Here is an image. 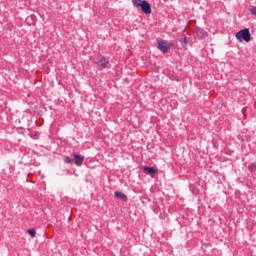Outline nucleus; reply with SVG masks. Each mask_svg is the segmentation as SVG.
Masks as SVG:
<instances>
[{
  "instance_id": "nucleus-1",
  "label": "nucleus",
  "mask_w": 256,
  "mask_h": 256,
  "mask_svg": "<svg viewBox=\"0 0 256 256\" xmlns=\"http://www.w3.org/2000/svg\"><path fill=\"white\" fill-rule=\"evenodd\" d=\"M134 7H141V10L145 15H151V5L147 1L142 0H133Z\"/></svg>"
},
{
  "instance_id": "nucleus-2",
  "label": "nucleus",
  "mask_w": 256,
  "mask_h": 256,
  "mask_svg": "<svg viewBox=\"0 0 256 256\" xmlns=\"http://www.w3.org/2000/svg\"><path fill=\"white\" fill-rule=\"evenodd\" d=\"M236 39H238L240 42L246 41V43H249L251 41V33L249 32V29L245 28L237 32Z\"/></svg>"
},
{
  "instance_id": "nucleus-3",
  "label": "nucleus",
  "mask_w": 256,
  "mask_h": 256,
  "mask_svg": "<svg viewBox=\"0 0 256 256\" xmlns=\"http://www.w3.org/2000/svg\"><path fill=\"white\" fill-rule=\"evenodd\" d=\"M157 47L160 51H162V53H169V49H171L172 44L167 43L165 40H158Z\"/></svg>"
},
{
  "instance_id": "nucleus-4",
  "label": "nucleus",
  "mask_w": 256,
  "mask_h": 256,
  "mask_svg": "<svg viewBox=\"0 0 256 256\" xmlns=\"http://www.w3.org/2000/svg\"><path fill=\"white\" fill-rule=\"evenodd\" d=\"M98 65H100V67H102L103 69H110L111 68V63H109V59L103 57V56H99L98 57V61H97Z\"/></svg>"
},
{
  "instance_id": "nucleus-5",
  "label": "nucleus",
  "mask_w": 256,
  "mask_h": 256,
  "mask_svg": "<svg viewBox=\"0 0 256 256\" xmlns=\"http://www.w3.org/2000/svg\"><path fill=\"white\" fill-rule=\"evenodd\" d=\"M73 157L75 159V165H77V167H81V165H83V162L85 161V157L79 154H74Z\"/></svg>"
},
{
  "instance_id": "nucleus-6",
  "label": "nucleus",
  "mask_w": 256,
  "mask_h": 256,
  "mask_svg": "<svg viewBox=\"0 0 256 256\" xmlns=\"http://www.w3.org/2000/svg\"><path fill=\"white\" fill-rule=\"evenodd\" d=\"M143 170L146 171L147 173H149V175H151V177H155V175H157V169H155L154 167L144 166Z\"/></svg>"
},
{
  "instance_id": "nucleus-7",
  "label": "nucleus",
  "mask_w": 256,
  "mask_h": 256,
  "mask_svg": "<svg viewBox=\"0 0 256 256\" xmlns=\"http://www.w3.org/2000/svg\"><path fill=\"white\" fill-rule=\"evenodd\" d=\"M115 197H117L118 199H123V201L127 200V196L122 192H115Z\"/></svg>"
},
{
  "instance_id": "nucleus-8",
  "label": "nucleus",
  "mask_w": 256,
  "mask_h": 256,
  "mask_svg": "<svg viewBox=\"0 0 256 256\" xmlns=\"http://www.w3.org/2000/svg\"><path fill=\"white\" fill-rule=\"evenodd\" d=\"M28 234L35 237V235H37V231H35V229H28Z\"/></svg>"
},
{
  "instance_id": "nucleus-9",
  "label": "nucleus",
  "mask_w": 256,
  "mask_h": 256,
  "mask_svg": "<svg viewBox=\"0 0 256 256\" xmlns=\"http://www.w3.org/2000/svg\"><path fill=\"white\" fill-rule=\"evenodd\" d=\"M249 171L253 172V171H256V164L253 163L251 164L249 167H248Z\"/></svg>"
},
{
  "instance_id": "nucleus-10",
  "label": "nucleus",
  "mask_w": 256,
  "mask_h": 256,
  "mask_svg": "<svg viewBox=\"0 0 256 256\" xmlns=\"http://www.w3.org/2000/svg\"><path fill=\"white\" fill-rule=\"evenodd\" d=\"M250 12H251L252 15H255V17H256V7L255 6H252L250 8Z\"/></svg>"
},
{
  "instance_id": "nucleus-11",
  "label": "nucleus",
  "mask_w": 256,
  "mask_h": 256,
  "mask_svg": "<svg viewBox=\"0 0 256 256\" xmlns=\"http://www.w3.org/2000/svg\"><path fill=\"white\" fill-rule=\"evenodd\" d=\"M64 161H65V163H72V160L69 156H66Z\"/></svg>"
},
{
  "instance_id": "nucleus-12",
  "label": "nucleus",
  "mask_w": 256,
  "mask_h": 256,
  "mask_svg": "<svg viewBox=\"0 0 256 256\" xmlns=\"http://www.w3.org/2000/svg\"><path fill=\"white\" fill-rule=\"evenodd\" d=\"M184 44L187 45V38H184Z\"/></svg>"
}]
</instances>
